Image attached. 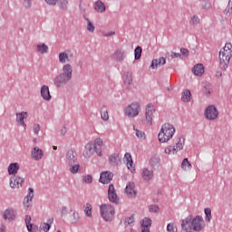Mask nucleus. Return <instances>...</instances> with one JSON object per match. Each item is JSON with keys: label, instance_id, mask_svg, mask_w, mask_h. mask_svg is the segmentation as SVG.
<instances>
[{"label": "nucleus", "instance_id": "obj_35", "mask_svg": "<svg viewBox=\"0 0 232 232\" xmlns=\"http://www.w3.org/2000/svg\"><path fill=\"white\" fill-rule=\"evenodd\" d=\"M92 205L90 203H86L84 206H83V211L86 215V217H88L89 218H92Z\"/></svg>", "mask_w": 232, "mask_h": 232}, {"label": "nucleus", "instance_id": "obj_12", "mask_svg": "<svg viewBox=\"0 0 232 232\" xmlns=\"http://www.w3.org/2000/svg\"><path fill=\"white\" fill-rule=\"evenodd\" d=\"M70 80V77L64 76V74L60 73L54 78L53 83L55 84V86H57V88H61V86H64V84H66Z\"/></svg>", "mask_w": 232, "mask_h": 232}, {"label": "nucleus", "instance_id": "obj_9", "mask_svg": "<svg viewBox=\"0 0 232 232\" xmlns=\"http://www.w3.org/2000/svg\"><path fill=\"white\" fill-rule=\"evenodd\" d=\"M23 182H24V179L19 176H13L10 178V188L13 189H19L23 186Z\"/></svg>", "mask_w": 232, "mask_h": 232}, {"label": "nucleus", "instance_id": "obj_8", "mask_svg": "<svg viewBox=\"0 0 232 232\" xmlns=\"http://www.w3.org/2000/svg\"><path fill=\"white\" fill-rule=\"evenodd\" d=\"M205 117H207L208 121H215V119L218 117V110H217V107L209 105L205 111Z\"/></svg>", "mask_w": 232, "mask_h": 232}, {"label": "nucleus", "instance_id": "obj_58", "mask_svg": "<svg viewBox=\"0 0 232 232\" xmlns=\"http://www.w3.org/2000/svg\"><path fill=\"white\" fill-rule=\"evenodd\" d=\"M84 182H86L87 184H92V176L87 175L84 177L83 179Z\"/></svg>", "mask_w": 232, "mask_h": 232}, {"label": "nucleus", "instance_id": "obj_57", "mask_svg": "<svg viewBox=\"0 0 232 232\" xmlns=\"http://www.w3.org/2000/svg\"><path fill=\"white\" fill-rule=\"evenodd\" d=\"M180 53H182V55H185V57H188V55H189V51L186 48L180 49Z\"/></svg>", "mask_w": 232, "mask_h": 232}, {"label": "nucleus", "instance_id": "obj_3", "mask_svg": "<svg viewBox=\"0 0 232 232\" xmlns=\"http://www.w3.org/2000/svg\"><path fill=\"white\" fill-rule=\"evenodd\" d=\"M173 135H175V127L172 124L165 123L161 126L158 139L160 142L166 143L173 139Z\"/></svg>", "mask_w": 232, "mask_h": 232}, {"label": "nucleus", "instance_id": "obj_56", "mask_svg": "<svg viewBox=\"0 0 232 232\" xmlns=\"http://www.w3.org/2000/svg\"><path fill=\"white\" fill-rule=\"evenodd\" d=\"M102 35L104 37H111V35H115V31H111L110 33L103 32Z\"/></svg>", "mask_w": 232, "mask_h": 232}, {"label": "nucleus", "instance_id": "obj_11", "mask_svg": "<svg viewBox=\"0 0 232 232\" xmlns=\"http://www.w3.org/2000/svg\"><path fill=\"white\" fill-rule=\"evenodd\" d=\"M108 197H109L110 202H112L114 204H119V196H117V192L115 191V187L112 184L109 185Z\"/></svg>", "mask_w": 232, "mask_h": 232}, {"label": "nucleus", "instance_id": "obj_1", "mask_svg": "<svg viewBox=\"0 0 232 232\" xmlns=\"http://www.w3.org/2000/svg\"><path fill=\"white\" fill-rule=\"evenodd\" d=\"M206 227V222L201 216H188L181 222V229L186 232H200Z\"/></svg>", "mask_w": 232, "mask_h": 232}, {"label": "nucleus", "instance_id": "obj_7", "mask_svg": "<svg viewBox=\"0 0 232 232\" xmlns=\"http://www.w3.org/2000/svg\"><path fill=\"white\" fill-rule=\"evenodd\" d=\"M140 106L137 102H132L125 108V115L127 117H137L139 115Z\"/></svg>", "mask_w": 232, "mask_h": 232}, {"label": "nucleus", "instance_id": "obj_36", "mask_svg": "<svg viewBox=\"0 0 232 232\" xmlns=\"http://www.w3.org/2000/svg\"><path fill=\"white\" fill-rule=\"evenodd\" d=\"M121 161V158H119V154H112L110 159L109 162L111 164V166H115V164H119Z\"/></svg>", "mask_w": 232, "mask_h": 232}, {"label": "nucleus", "instance_id": "obj_38", "mask_svg": "<svg viewBox=\"0 0 232 232\" xmlns=\"http://www.w3.org/2000/svg\"><path fill=\"white\" fill-rule=\"evenodd\" d=\"M81 220L79 212L74 211L71 217V224H77Z\"/></svg>", "mask_w": 232, "mask_h": 232}, {"label": "nucleus", "instance_id": "obj_48", "mask_svg": "<svg viewBox=\"0 0 232 232\" xmlns=\"http://www.w3.org/2000/svg\"><path fill=\"white\" fill-rule=\"evenodd\" d=\"M134 222H135V216L134 215H131L129 218H125V224H128V226L133 225Z\"/></svg>", "mask_w": 232, "mask_h": 232}, {"label": "nucleus", "instance_id": "obj_46", "mask_svg": "<svg viewBox=\"0 0 232 232\" xmlns=\"http://www.w3.org/2000/svg\"><path fill=\"white\" fill-rule=\"evenodd\" d=\"M205 215H206L205 220L207 222H211V208H205Z\"/></svg>", "mask_w": 232, "mask_h": 232}, {"label": "nucleus", "instance_id": "obj_37", "mask_svg": "<svg viewBox=\"0 0 232 232\" xmlns=\"http://www.w3.org/2000/svg\"><path fill=\"white\" fill-rule=\"evenodd\" d=\"M181 168L184 169V171H188L191 169V163L188 160V158L184 159L182 163H181Z\"/></svg>", "mask_w": 232, "mask_h": 232}, {"label": "nucleus", "instance_id": "obj_26", "mask_svg": "<svg viewBox=\"0 0 232 232\" xmlns=\"http://www.w3.org/2000/svg\"><path fill=\"white\" fill-rule=\"evenodd\" d=\"M94 10L98 14H104V12H106V5L104 3H102V1L98 0L94 4Z\"/></svg>", "mask_w": 232, "mask_h": 232}, {"label": "nucleus", "instance_id": "obj_40", "mask_svg": "<svg viewBox=\"0 0 232 232\" xmlns=\"http://www.w3.org/2000/svg\"><path fill=\"white\" fill-rule=\"evenodd\" d=\"M53 220H49V223H42L40 225V231L49 232L50 231V224H52Z\"/></svg>", "mask_w": 232, "mask_h": 232}, {"label": "nucleus", "instance_id": "obj_32", "mask_svg": "<svg viewBox=\"0 0 232 232\" xmlns=\"http://www.w3.org/2000/svg\"><path fill=\"white\" fill-rule=\"evenodd\" d=\"M69 171H71L72 175H75V173H79V171H81V165L79 164V161L73 163L72 165H69Z\"/></svg>", "mask_w": 232, "mask_h": 232}, {"label": "nucleus", "instance_id": "obj_27", "mask_svg": "<svg viewBox=\"0 0 232 232\" xmlns=\"http://www.w3.org/2000/svg\"><path fill=\"white\" fill-rule=\"evenodd\" d=\"M41 96L44 101H50L52 99V95H50V88H48V86L46 85L42 86Z\"/></svg>", "mask_w": 232, "mask_h": 232}, {"label": "nucleus", "instance_id": "obj_45", "mask_svg": "<svg viewBox=\"0 0 232 232\" xmlns=\"http://www.w3.org/2000/svg\"><path fill=\"white\" fill-rule=\"evenodd\" d=\"M134 54H135V59H140V56L142 55V47L138 46L136 47V49L134 50Z\"/></svg>", "mask_w": 232, "mask_h": 232}, {"label": "nucleus", "instance_id": "obj_16", "mask_svg": "<svg viewBox=\"0 0 232 232\" xmlns=\"http://www.w3.org/2000/svg\"><path fill=\"white\" fill-rule=\"evenodd\" d=\"M113 179V173L110 171L102 172L100 176V182L102 184H110Z\"/></svg>", "mask_w": 232, "mask_h": 232}, {"label": "nucleus", "instance_id": "obj_42", "mask_svg": "<svg viewBox=\"0 0 232 232\" xmlns=\"http://www.w3.org/2000/svg\"><path fill=\"white\" fill-rule=\"evenodd\" d=\"M101 116H102V121H109L110 120V115L108 114V110H106V108L102 109Z\"/></svg>", "mask_w": 232, "mask_h": 232}, {"label": "nucleus", "instance_id": "obj_62", "mask_svg": "<svg viewBox=\"0 0 232 232\" xmlns=\"http://www.w3.org/2000/svg\"><path fill=\"white\" fill-rule=\"evenodd\" d=\"M62 213L65 214V213H68V208H66L65 207H63L62 208Z\"/></svg>", "mask_w": 232, "mask_h": 232}, {"label": "nucleus", "instance_id": "obj_23", "mask_svg": "<svg viewBox=\"0 0 232 232\" xmlns=\"http://www.w3.org/2000/svg\"><path fill=\"white\" fill-rule=\"evenodd\" d=\"M15 217H17V214L14 209L8 208L4 212L5 220H15Z\"/></svg>", "mask_w": 232, "mask_h": 232}, {"label": "nucleus", "instance_id": "obj_6", "mask_svg": "<svg viewBox=\"0 0 232 232\" xmlns=\"http://www.w3.org/2000/svg\"><path fill=\"white\" fill-rule=\"evenodd\" d=\"M155 117V106L153 104L149 103L145 108V121L146 124L151 126L153 124V118Z\"/></svg>", "mask_w": 232, "mask_h": 232}, {"label": "nucleus", "instance_id": "obj_61", "mask_svg": "<svg viewBox=\"0 0 232 232\" xmlns=\"http://www.w3.org/2000/svg\"><path fill=\"white\" fill-rule=\"evenodd\" d=\"M171 57L172 58H179V57H180V53H171Z\"/></svg>", "mask_w": 232, "mask_h": 232}, {"label": "nucleus", "instance_id": "obj_13", "mask_svg": "<svg viewBox=\"0 0 232 232\" xmlns=\"http://www.w3.org/2000/svg\"><path fill=\"white\" fill-rule=\"evenodd\" d=\"M73 57V53L72 51H64L59 53V62L63 64L70 63V60Z\"/></svg>", "mask_w": 232, "mask_h": 232}, {"label": "nucleus", "instance_id": "obj_51", "mask_svg": "<svg viewBox=\"0 0 232 232\" xmlns=\"http://www.w3.org/2000/svg\"><path fill=\"white\" fill-rule=\"evenodd\" d=\"M159 206H156V205H151L149 207V211L150 213H159Z\"/></svg>", "mask_w": 232, "mask_h": 232}, {"label": "nucleus", "instance_id": "obj_10", "mask_svg": "<svg viewBox=\"0 0 232 232\" xmlns=\"http://www.w3.org/2000/svg\"><path fill=\"white\" fill-rule=\"evenodd\" d=\"M92 148H94L95 153L99 157H102V145L104 144V141H102V139L101 138H96L94 139L93 142H92Z\"/></svg>", "mask_w": 232, "mask_h": 232}, {"label": "nucleus", "instance_id": "obj_18", "mask_svg": "<svg viewBox=\"0 0 232 232\" xmlns=\"http://www.w3.org/2000/svg\"><path fill=\"white\" fill-rule=\"evenodd\" d=\"M29 193L24 199V206L26 209L32 206V200L34 198V188H29Z\"/></svg>", "mask_w": 232, "mask_h": 232}, {"label": "nucleus", "instance_id": "obj_52", "mask_svg": "<svg viewBox=\"0 0 232 232\" xmlns=\"http://www.w3.org/2000/svg\"><path fill=\"white\" fill-rule=\"evenodd\" d=\"M198 23H200V19L198 18V16H192V18L190 19V24H198Z\"/></svg>", "mask_w": 232, "mask_h": 232}, {"label": "nucleus", "instance_id": "obj_24", "mask_svg": "<svg viewBox=\"0 0 232 232\" xmlns=\"http://www.w3.org/2000/svg\"><path fill=\"white\" fill-rule=\"evenodd\" d=\"M32 222V218L30 216H25V224L27 227V231L29 232H37L39 231V227L37 226L31 224Z\"/></svg>", "mask_w": 232, "mask_h": 232}, {"label": "nucleus", "instance_id": "obj_28", "mask_svg": "<svg viewBox=\"0 0 232 232\" xmlns=\"http://www.w3.org/2000/svg\"><path fill=\"white\" fill-rule=\"evenodd\" d=\"M72 72H73V70L72 69V65L65 64L63 67V72L61 74L64 75L65 77H69V79H72Z\"/></svg>", "mask_w": 232, "mask_h": 232}, {"label": "nucleus", "instance_id": "obj_4", "mask_svg": "<svg viewBox=\"0 0 232 232\" xmlns=\"http://www.w3.org/2000/svg\"><path fill=\"white\" fill-rule=\"evenodd\" d=\"M102 218L106 222H111L115 218V208L110 204H103L100 207Z\"/></svg>", "mask_w": 232, "mask_h": 232}, {"label": "nucleus", "instance_id": "obj_59", "mask_svg": "<svg viewBox=\"0 0 232 232\" xmlns=\"http://www.w3.org/2000/svg\"><path fill=\"white\" fill-rule=\"evenodd\" d=\"M66 131H67L66 127H63V128L60 130V134L63 135V136H64V135H66Z\"/></svg>", "mask_w": 232, "mask_h": 232}, {"label": "nucleus", "instance_id": "obj_21", "mask_svg": "<svg viewBox=\"0 0 232 232\" xmlns=\"http://www.w3.org/2000/svg\"><path fill=\"white\" fill-rule=\"evenodd\" d=\"M141 232H150V229L151 227V218H145L142 219L141 223Z\"/></svg>", "mask_w": 232, "mask_h": 232}, {"label": "nucleus", "instance_id": "obj_63", "mask_svg": "<svg viewBox=\"0 0 232 232\" xmlns=\"http://www.w3.org/2000/svg\"><path fill=\"white\" fill-rule=\"evenodd\" d=\"M0 232H5V228L4 227H0Z\"/></svg>", "mask_w": 232, "mask_h": 232}, {"label": "nucleus", "instance_id": "obj_19", "mask_svg": "<svg viewBox=\"0 0 232 232\" xmlns=\"http://www.w3.org/2000/svg\"><path fill=\"white\" fill-rule=\"evenodd\" d=\"M125 193L128 195V197H135V195H137V191L135 190V183L129 182L126 185Z\"/></svg>", "mask_w": 232, "mask_h": 232}, {"label": "nucleus", "instance_id": "obj_60", "mask_svg": "<svg viewBox=\"0 0 232 232\" xmlns=\"http://www.w3.org/2000/svg\"><path fill=\"white\" fill-rule=\"evenodd\" d=\"M58 0H45L48 5H56Z\"/></svg>", "mask_w": 232, "mask_h": 232}, {"label": "nucleus", "instance_id": "obj_50", "mask_svg": "<svg viewBox=\"0 0 232 232\" xmlns=\"http://www.w3.org/2000/svg\"><path fill=\"white\" fill-rule=\"evenodd\" d=\"M87 30L89 32H94L95 31V26L93 25L92 21H90V19H87Z\"/></svg>", "mask_w": 232, "mask_h": 232}, {"label": "nucleus", "instance_id": "obj_44", "mask_svg": "<svg viewBox=\"0 0 232 232\" xmlns=\"http://www.w3.org/2000/svg\"><path fill=\"white\" fill-rule=\"evenodd\" d=\"M133 130L134 131H136V137L138 139H146V133H144V131L139 130L138 129L135 128V126H133Z\"/></svg>", "mask_w": 232, "mask_h": 232}, {"label": "nucleus", "instance_id": "obj_30", "mask_svg": "<svg viewBox=\"0 0 232 232\" xmlns=\"http://www.w3.org/2000/svg\"><path fill=\"white\" fill-rule=\"evenodd\" d=\"M141 176L144 180H151V179H153V170H150L145 168L142 170Z\"/></svg>", "mask_w": 232, "mask_h": 232}, {"label": "nucleus", "instance_id": "obj_33", "mask_svg": "<svg viewBox=\"0 0 232 232\" xmlns=\"http://www.w3.org/2000/svg\"><path fill=\"white\" fill-rule=\"evenodd\" d=\"M36 50L39 53H43V54L48 53V45L43 43H40L37 44Z\"/></svg>", "mask_w": 232, "mask_h": 232}, {"label": "nucleus", "instance_id": "obj_43", "mask_svg": "<svg viewBox=\"0 0 232 232\" xmlns=\"http://www.w3.org/2000/svg\"><path fill=\"white\" fill-rule=\"evenodd\" d=\"M225 15H231L232 14V0L228 1L227 6L224 11Z\"/></svg>", "mask_w": 232, "mask_h": 232}, {"label": "nucleus", "instance_id": "obj_20", "mask_svg": "<svg viewBox=\"0 0 232 232\" xmlns=\"http://www.w3.org/2000/svg\"><path fill=\"white\" fill-rule=\"evenodd\" d=\"M65 159H66V162H67L68 166L79 162V161L77 160V157H75V152H73V150H69V151L66 153Z\"/></svg>", "mask_w": 232, "mask_h": 232}, {"label": "nucleus", "instance_id": "obj_41", "mask_svg": "<svg viewBox=\"0 0 232 232\" xmlns=\"http://www.w3.org/2000/svg\"><path fill=\"white\" fill-rule=\"evenodd\" d=\"M114 57L118 61H123L124 60V51L123 50H117L114 53Z\"/></svg>", "mask_w": 232, "mask_h": 232}, {"label": "nucleus", "instance_id": "obj_14", "mask_svg": "<svg viewBox=\"0 0 232 232\" xmlns=\"http://www.w3.org/2000/svg\"><path fill=\"white\" fill-rule=\"evenodd\" d=\"M44 157V151L39 149V147H34L31 150V158L33 160H41Z\"/></svg>", "mask_w": 232, "mask_h": 232}, {"label": "nucleus", "instance_id": "obj_49", "mask_svg": "<svg viewBox=\"0 0 232 232\" xmlns=\"http://www.w3.org/2000/svg\"><path fill=\"white\" fill-rule=\"evenodd\" d=\"M160 162V159L158 158V156H154V158L150 159V164L151 166H159V163Z\"/></svg>", "mask_w": 232, "mask_h": 232}, {"label": "nucleus", "instance_id": "obj_25", "mask_svg": "<svg viewBox=\"0 0 232 232\" xmlns=\"http://www.w3.org/2000/svg\"><path fill=\"white\" fill-rule=\"evenodd\" d=\"M192 72L197 77H202V75H204V65L202 63H198L194 65V67L192 68Z\"/></svg>", "mask_w": 232, "mask_h": 232}, {"label": "nucleus", "instance_id": "obj_47", "mask_svg": "<svg viewBox=\"0 0 232 232\" xmlns=\"http://www.w3.org/2000/svg\"><path fill=\"white\" fill-rule=\"evenodd\" d=\"M167 231L168 232H177L178 231L177 226H175V224H173V223L168 224Z\"/></svg>", "mask_w": 232, "mask_h": 232}, {"label": "nucleus", "instance_id": "obj_53", "mask_svg": "<svg viewBox=\"0 0 232 232\" xmlns=\"http://www.w3.org/2000/svg\"><path fill=\"white\" fill-rule=\"evenodd\" d=\"M60 8L63 10L68 8V0H60Z\"/></svg>", "mask_w": 232, "mask_h": 232}, {"label": "nucleus", "instance_id": "obj_34", "mask_svg": "<svg viewBox=\"0 0 232 232\" xmlns=\"http://www.w3.org/2000/svg\"><path fill=\"white\" fill-rule=\"evenodd\" d=\"M181 101L183 102H189V101H191V92H189V90H185L182 92Z\"/></svg>", "mask_w": 232, "mask_h": 232}, {"label": "nucleus", "instance_id": "obj_31", "mask_svg": "<svg viewBox=\"0 0 232 232\" xmlns=\"http://www.w3.org/2000/svg\"><path fill=\"white\" fill-rule=\"evenodd\" d=\"M18 171H19V164L18 163H11L9 165V167H8L9 175L15 176Z\"/></svg>", "mask_w": 232, "mask_h": 232}, {"label": "nucleus", "instance_id": "obj_29", "mask_svg": "<svg viewBox=\"0 0 232 232\" xmlns=\"http://www.w3.org/2000/svg\"><path fill=\"white\" fill-rule=\"evenodd\" d=\"M166 64V58L161 57L160 59L153 60L151 63V68H159V66H164Z\"/></svg>", "mask_w": 232, "mask_h": 232}, {"label": "nucleus", "instance_id": "obj_15", "mask_svg": "<svg viewBox=\"0 0 232 232\" xmlns=\"http://www.w3.org/2000/svg\"><path fill=\"white\" fill-rule=\"evenodd\" d=\"M24 119H28V112L22 111L16 113V122L18 126H23V128L26 130V123H24Z\"/></svg>", "mask_w": 232, "mask_h": 232}, {"label": "nucleus", "instance_id": "obj_64", "mask_svg": "<svg viewBox=\"0 0 232 232\" xmlns=\"http://www.w3.org/2000/svg\"><path fill=\"white\" fill-rule=\"evenodd\" d=\"M53 150H57V146H53Z\"/></svg>", "mask_w": 232, "mask_h": 232}, {"label": "nucleus", "instance_id": "obj_17", "mask_svg": "<svg viewBox=\"0 0 232 232\" xmlns=\"http://www.w3.org/2000/svg\"><path fill=\"white\" fill-rule=\"evenodd\" d=\"M93 153H95V149L93 147V143L89 142L85 145V150L83 151V156L85 159H90L91 157H93Z\"/></svg>", "mask_w": 232, "mask_h": 232}, {"label": "nucleus", "instance_id": "obj_2", "mask_svg": "<svg viewBox=\"0 0 232 232\" xmlns=\"http://www.w3.org/2000/svg\"><path fill=\"white\" fill-rule=\"evenodd\" d=\"M232 57V44L227 43L219 52V66L221 70H226L229 65Z\"/></svg>", "mask_w": 232, "mask_h": 232}, {"label": "nucleus", "instance_id": "obj_39", "mask_svg": "<svg viewBox=\"0 0 232 232\" xmlns=\"http://www.w3.org/2000/svg\"><path fill=\"white\" fill-rule=\"evenodd\" d=\"M124 84L127 86H130L131 82H133V78L131 76V72H127L123 77Z\"/></svg>", "mask_w": 232, "mask_h": 232}, {"label": "nucleus", "instance_id": "obj_22", "mask_svg": "<svg viewBox=\"0 0 232 232\" xmlns=\"http://www.w3.org/2000/svg\"><path fill=\"white\" fill-rule=\"evenodd\" d=\"M124 162L126 163L128 169H130L131 173H133V171H135V167H133V160L131 159V154H125Z\"/></svg>", "mask_w": 232, "mask_h": 232}, {"label": "nucleus", "instance_id": "obj_5", "mask_svg": "<svg viewBox=\"0 0 232 232\" xmlns=\"http://www.w3.org/2000/svg\"><path fill=\"white\" fill-rule=\"evenodd\" d=\"M185 142H186V140H184V138H179L176 141V145H169L165 149L166 155H177L179 151H181V150H184Z\"/></svg>", "mask_w": 232, "mask_h": 232}, {"label": "nucleus", "instance_id": "obj_54", "mask_svg": "<svg viewBox=\"0 0 232 232\" xmlns=\"http://www.w3.org/2000/svg\"><path fill=\"white\" fill-rule=\"evenodd\" d=\"M33 131L35 135H38L39 131H41V126H39V124H34L33 126Z\"/></svg>", "mask_w": 232, "mask_h": 232}, {"label": "nucleus", "instance_id": "obj_55", "mask_svg": "<svg viewBox=\"0 0 232 232\" xmlns=\"http://www.w3.org/2000/svg\"><path fill=\"white\" fill-rule=\"evenodd\" d=\"M24 8H30V6H32V1L31 0H24Z\"/></svg>", "mask_w": 232, "mask_h": 232}]
</instances>
